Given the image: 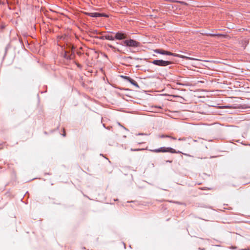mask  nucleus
<instances>
[{
	"label": "nucleus",
	"mask_w": 250,
	"mask_h": 250,
	"mask_svg": "<svg viewBox=\"0 0 250 250\" xmlns=\"http://www.w3.org/2000/svg\"><path fill=\"white\" fill-rule=\"evenodd\" d=\"M154 52L157 53L161 54L162 55H171L175 57H177L182 59H185L186 60H198L196 59L191 58L187 56H185L182 55L177 54L175 53H171L170 52L164 50L162 49H157L154 50Z\"/></svg>",
	"instance_id": "f257e3e1"
},
{
	"label": "nucleus",
	"mask_w": 250,
	"mask_h": 250,
	"mask_svg": "<svg viewBox=\"0 0 250 250\" xmlns=\"http://www.w3.org/2000/svg\"><path fill=\"white\" fill-rule=\"evenodd\" d=\"M152 152L159 153V152H170L171 153H177L180 152L176 151L174 149L171 147H162L158 149H155L151 150Z\"/></svg>",
	"instance_id": "f03ea898"
},
{
	"label": "nucleus",
	"mask_w": 250,
	"mask_h": 250,
	"mask_svg": "<svg viewBox=\"0 0 250 250\" xmlns=\"http://www.w3.org/2000/svg\"><path fill=\"white\" fill-rule=\"evenodd\" d=\"M152 63L155 65L161 66H166L169 64L172 63V62L170 61H166L162 60H154Z\"/></svg>",
	"instance_id": "7ed1b4c3"
},
{
	"label": "nucleus",
	"mask_w": 250,
	"mask_h": 250,
	"mask_svg": "<svg viewBox=\"0 0 250 250\" xmlns=\"http://www.w3.org/2000/svg\"><path fill=\"white\" fill-rule=\"evenodd\" d=\"M124 42L125 44L129 47H138L140 44L139 42L133 40H125Z\"/></svg>",
	"instance_id": "20e7f679"
},
{
	"label": "nucleus",
	"mask_w": 250,
	"mask_h": 250,
	"mask_svg": "<svg viewBox=\"0 0 250 250\" xmlns=\"http://www.w3.org/2000/svg\"><path fill=\"white\" fill-rule=\"evenodd\" d=\"M87 15L91 17H107V16L104 14H101L99 13H87Z\"/></svg>",
	"instance_id": "39448f33"
},
{
	"label": "nucleus",
	"mask_w": 250,
	"mask_h": 250,
	"mask_svg": "<svg viewBox=\"0 0 250 250\" xmlns=\"http://www.w3.org/2000/svg\"><path fill=\"white\" fill-rule=\"evenodd\" d=\"M115 38L117 40H122L126 38V36L124 33L118 32L116 33Z\"/></svg>",
	"instance_id": "423d86ee"
},
{
	"label": "nucleus",
	"mask_w": 250,
	"mask_h": 250,
	"mask_svg": "<svg viewBox=\"0 0 250 250\" xmlns=\"http://www.w3.org/2000/svg\"><path fill=\"white\" fill-rule=\"evenodd\" d=\"M125 78L127 80L128 82H129L131 84L135 86L136 87H139V85L137 82L134 81V80L131 79L130 78L128 77L125 76Z\"/></svg>",
	"instance_id": "0eeeda50"
},
{
	"label": "nucleus",
	"mask_w": 250,
	"mask_h": 250,
	"mask_svg": "<svg viewBox=\"0 0 250 250\" xmlns=\"http://www.w3.org/2000/svg\"><path fill=\"white\" fill-rule=\"evenodd\" d=\"M103 37L105 39H106V40H111V41H113V40H114V39H115V37H114L112 36H110V35H105V36H104Z\"/></svg>",
	"instance_id": "6e6552de"
},
{
	"label": "nucleus",
	"mask_w": 250,
	"mask_h": 250,
	"mask_svg": "<svg viewBox=\"0 0 250 250\" xmlns=\"http://www.w3.org/2000/svg\"><path fill=\"white\" fill-rule=\"evenodd\" d=\"M160 138L168 137V138H170L173 140H176V138L175 137H172L170 136H168V135H161L160 136Z\"/></svg>",
	"instance_id": "1a4fd4ad"
},
{
	"label": "nucleus",
	"mask_w": 250,
	"mask_h": 250,
	"mask_svg": "<svg viewBox=\"0 0 250 250\" xmlns=\"http://www.w3.org/2000/svg\"><path fill=\"white\" fill-rule=\"evenodd\" d=\"M143 150V149H140V148L133 149V148H131V150L133 151H139V150Z\"/></svg>",
	"instance_id": "9d476101"
},
{
	"label": "nucleus",
	"mask_w": 250,
	"mask_h": 250,
	"mask_svg": "<svg viewBox=\"0 0 250 250\" xmlns=\"http://www.w3.org/2000/svg\"><path fill=\"white\" fill-rule=\"evenodd\" d=\"M135 143H138V144H141L143 143L144 142L143 141H140V140H138L137 139H136Z\"/></svg>",
	"instance_id": "9b49d317"
},
{
	"label": "nucleus",
	"mask_w": 250,
	"mask_h": 250,
	"mask_svg": "<svg viewBox=\"0 0 250 250\" xmlns=\"http://www.w3.org/2000/svg\"><path fill=\"white\" fill-rule=\"evenodd\" d=\"M178 140L180 141H185L186 139H185V138H180Z\"/></svg>",
	"instance_id": "f8f14e48"
},
{
	"label": "nucleus",
	"mask_w": 250,
	"mask_h": 250,
	"mask_svg": "<svg viewBox=\"0 0 250 250\" xmlns=\"http://www.w3.org/2000/svg\"><path fill=\"white\" fill-rule=\"evenodd\" d=\"M66 52H65V58H66Z\"/></svg>",
	"instance_id": "ddd939ff"
},
{
	"label": "nucleus",
	"mask_w": 250,
	"mask_h": 250,
	"mask_svg": "<svg viewBox=\"0 0 250 250\" xmlns=\"http://www.w3.org/2000/svg\"><path fill=\"white\" fill-rule=\"evenodd\" d=\"M63 136H65V133H64V134H63Z\"/></svg>",
	"instance_id": "4468645a"
}]
</instances>
